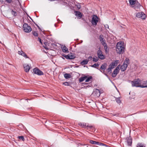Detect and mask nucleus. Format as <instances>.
<instances>
[{
	"mask_svg": "<svg viewBox=\"0 0 147 147\" xmlns=\"http://www.w3.org/2000/svg\"><path fill=\"white\" fill-rule=\"evenodd\" d=\"M65 57L67 59H73L76 57L75 54H69L68 55H65Z\"/></svg>",
	"mask_w": 147,
	"mask_h": 147,
	"instance_id": "obj_11",
	"label": "nucleus"
},
{
	"mask_svg": "<svg viewBox=\"0 0 147 147\" xmlns=\"http://www.w3.org/2000/svg\"><path fill=\"white\" fill-rule=\"evenodd\" d=\"M44 47L46 49H48V48L47 47H46H46Z\"/></svg>",
	"mask_w": 147,
	"mask_h": 147,
	"instance_id": "obj_48",
	"label": "nucleus"
},
{
	"mask_svg": "<svg viewBox=\"0 0 147 147\" xmlns=\"http://www.w3.org/2000/svg\"><path fill=\"white\" fill-rule=\"evenodd\" d=\"M104 49L105 50V51L106 52H107V45H105L104 46Z\"/></svg>",
	"mask_w": 147,
	"mask_h": 147,
	"instance_id": "obj_40",
	"label": "nucleus"
},
{
	"mask_svg": "<svg viewBox=\"0 0 147 147\" xmlns=\"http://www.w3.org/2000/svg\"><path fill=\"white\" fill-rule=\"evenodd\" d=\"M100 41H103L105 40L104 39L103 37V36L102 35H100Z\"/></svg>",
	"mask_w": 147,
	"mask_h": 147,
	"instance_id": "obj_33",
	"label": "nucleus"
},
{
	"mask_svg": "<svg viewBox=\"0 0 147 147\" xmlns=\"http://www.w3.org/2000/svg\"><path fill=\"white\" fill-rule=\"evenodd\" d=\"M32 33L33 35L35 36H38V34L37 32L36 31H33Z\"/></svg>",
	"mask_w": 147,
	"mask_h": 147,
	"instance_id": "obj_32",
	"label": "nucleus"
},
{
	"mask_svg": "<svg viewBox=\"0 0 147 147\" xmlns=\"http://www.w3.org/2000/svg\"><path fill=\"white\" fill-rule=\"evenodd\" d=\"M18 53L19 54L22 56L26 58H29L27 56V55L24 52L22 51H18Z\"/></svg>",
	"mask_w": 147,
	"mask_h": 147,
	"instance_id": "obj_14",
	"label": "nucleus"
},
{
	"mask_svg": "<svg viewBox=\"0 0 147 147\" xmlns=\"http://www.w3.org/2000/svg\"><path fill=\"white\" fill-rule=\"evenodd\" d=\"M82 84H85V85H87V84H88L87 83H86V82L83 83Z\"/></svg>",
	"mask_w": 147,
	"mask_h": 147,
	"instance_id": "obj_47",
	"label": "nucleus"
},
{
	"mask_svg": "<svg viewBox=\"0 0 147 147\" xmlns=\"http://www.w3.org/2000/svg\"><path fill=\"white\" fill-rule=\"evenodd\" d=\"M129 3L130 5H135V3H136V0H129Z\"/></svg>",
	"mask_w": 147,
	"mask_h": 147,
	"instance_id": "obj_23",
	"label": "nucleus"
},
{
	"mask_svg": "<svg viewBox=\"0 0 147 147\" xmlns=\"http://www.w3.org/2000/svg\"><path fill=\"white\" fill-rule=\"evenodd\" d=\"M114 68V67H112L111 66L109 65V68L106 69V71H107V73H111V69Z\"/></svg>",
	"mask_w": 147,
	"mask_h": 147,
	"instance_id": "obj_19",
	"label": "nucleus"
},
{
	"mask_svg": "<svg viewBox=\"0 0 147 147\" xmlns=\"http://www.w3.org/2000/svg\"><path fill=\"white\" fill-rule=\"evenodd\" d=\"M62 50L64 53L68 52V51L67 48L65 46H64L62 48Z\"/></svg>",
	"mask_w": 147,
	"mask_h": 147,
	"instance_id": "obj_21",
	"label": "nucleus"
},
{
	"mask_svg": "<svg viewBox=\"0 0 147 147\" xmlns=\"http://www.w3.org/2000/svg\"><path fill=\"white\" fill-rule=\"evenodd\" d=\"M18 138L20 140H22L23 141H24L25 140L24 137L22 136H18Z\"/></svg>",
	"mask_w": 147,
	"mask_h": 147,
	"instance_id": "obj_34",
	"label": "nucleus"
},
{
	"mask_svg": "<svg viewBox=\"0 0 147 147\" xmlns=\"http://www.w3.org/2000/svg\"><path fill=\"white\" fill-rule=\"evenodd\" d=\"M116 48L117 53L119 54L123 53L125 49L124 43L122 42H118L116 45Z\"/></svg>",
	"mask_w": 147,
	"mask_h": 147,
	"instance_id": "obj_1",
	"label": "nucleus"
},
{
	"mask_svg": "<svg viewBox=\"0 0 147 147\" xmlns=\"http://www.w3.org/2000/svg\"><path fill=\"white\" fill-rule=\"evenodd\" d=\"M93 93L95 96L99 97L100 96L101 93L99 90L96 89L94 90Z\"/></svg>",
	"mask_w": 147,
	"mask_h": 147,
	"instance_id": "obj_10",
	"label": "nucleus"
},
{
	"mask_svg": "<svg viewBox=\"0 0 147 147\" xmlns=\"http://www.w3.org/2000/svg\"><path fill=\"white\" fill-rule=\"evenodd\" d=\"M63 85H64L65 86H69V83L68 82H64L63 83Z\"/></svg>",
	"mask_w": 147,
	"mask_h": 147,
	"instance_id": "obj_41",
	"label": "nucleus"
},
{
	"mask_svg": "<svg viewBox=\"0 0 147 147\" xmlns=\"http://www.w3.org/2000/svg\"><path fill=\"white\" fill-rule=\"evenodd\" d=\"M120 65H119L118 66H117L115 69L113 71V73L112 74V76L113 77H115L116 76L118 73L119 72V70Z\"/></svg>",
	"mask_w": 147,
	"mask_h": 147,
	"instance_id": "obj_8",
	"label": "nucleus"
},
{
	"mask_svg": "<svg viewBox=\"0 0 147 147\" xmlns=\"http://www.w3.org/2000/svg\"><path fill=\"white\" fill-rule=\"evenodd\" d=\"M37 26H38V28L39 29H40V28H39V27L37 25Z\"/></svg>",
	"mask_w": 147,
	"mask_h": 147,
	"instance_id": "obj_51",
	"label": "nucleus"
},
{
	"mask_svg": "<svg viewBox=\"0 0 147 147\" xmlns=\"http://www.w3.org/2000/svg\"><path fill=\"white\" fill-rule=\"evenodd\" d=\"M79 125H80V126L82 127H84V126H86V123H79Z\"/></svg>",
	"mask_w": 147,
	"mask_h": 147,
	"instance_id": "obj_29",
	"label": "nucleus"
},
{
	"mask_svg": "<svg viewBox=\"0 0 147 147\" xmlns=\"http://www.w3.org/2000/svg\"><path fill=\"white\" fill-rule=\"evenodd\" d=\"M115 100L118 103H121V101L119 98H116L115 99Z\"/></svg>",
	"mask_w": 147,
	"mask_h": 147,
	"instance_id": "obj_31",
	"label": "nucleus"
},
{
	"mask_svg": "<svg viewBox=\"0 0 147 147\" xmlns=\"http://www.w3.org/2000/svg\"><path fill=\"white\" fill-rule=\"evenodd\" d=\"M33 71L35 74L39 76H41L43 75V72L37 67L34 68L33 69Z\"/></svg>",
	"mask_w": 147,
	"mask_h": 147,
	"instance_id": "obj_6",
	"label": "nucleus"
},
{
	"mask_svg": "<svg viewBox=\"0 0 147 147\" xmlns=\"http://www.w3.org/2000/svg\"><path fill=\"white\" fill-rule=\"evenodd\" d=\"M75 13L76 16L80 18H81L82 17V13L79 11H75Z\"/></svg>",
	"mask_w": 147,
	"mask_h": 147,
	"instance_id": "obj_18",
	"label": "nucleus"
},
{
	"mask_svg": "<svg viewBox=\"0 0 147 147\" xmlns=\"http://www.w3.org/2000/svg\"><path fill=\"white\" fill-rule=\"evenodd\" d=\"M98 145L99 146H107V145L104 144V143H100L99 142V144H98Z\"/></svg>",
	"mask_w": 147,
	"mask_h": 147,
	"instance_id": "obj_39",
	"label": "nucleus"
},
{
	"mask_svg": "<svg viewBox=\"0 0 147 147\" xmlns=\"http://www.w3.org/2000/svg\"><path fill=\"white\" fill-rule=\"evenodd\" d=\"M128 146H131L132 144V140L131 137L126 138Z\"/></svg>",
	"mask_w": 147,
	"mask_h": 147,
	"instance_id": "obj_13",
	"label": "nucleus"
},
{
	"mask_svg": "<svg viewBox=\"0 0 147 147\" xmlns=\"http://www.w3.org/2000/svg\"><path fill=\"white\" fill-rule=\"evenodd\" d=\"M38 40L39 41V42H40V43H41V44L42 45V41H41V39H40V38L39 37H38Z\"/></svg>",
	"mask_w": 147,
	"mask_h": 147,
	"instance_id": "obj_42",
	"label": "nucleus"
},
{
	"mask_svg": "<svg viewBox=\"0 0 147 147\" xmlns=\"http://www.w3.org/2000/svg\"><path fill=\"white\" fill-rule=\"evenodd\" d=\"M23 66L25 71L26 72H28L30 69V66L29 65L26 64L23 65Z\"/></svg>",
	"mask_w": 147,
	"mask_h": 147,
	"instance_id": "obj_12",
	"label": "nucleus"
},
{
	"mask_svg": "<svg viewBox=\"0 0 147 147\" xmlns=\"http://www.w3.org/2000/svg\"><path fill=\"white\" fill-rule=\"evenodd\" d=\"M98 60V58L96 56L94 57L93 58V61L94 62H96Z\"/></svg>",
	"mask_w": 147,
	"mask_h": 147,
	"instance_id": "obj_28",
	"label": "nucleus"
},
{
	"mask_svg": "<svg viewBox=\"0 0 147 147\" xmlns=\"http://www.w3.org/2000/svg\"><path fill=\"white\" fill-rule=\"evenodd\" d=\"M118 60H115L111 64H110L109 65L112 67H114H114L116 66L117 65L118 63Z\"/></svg>",
	"mask_w": 147,
	"mask_h": 147,
	"instance_id": "obj_16",
	"label": "nucleus"
},
{
	"mask_svg": "<svg viewBox=\"0 0 147 147\" xmlns=\"http://www.w3.org/2000/svg\"><path fill=\"white\" fill-rule=\"evenodd\" d=\"M87 78L85 80V82H87L90 81V80L92 79V76H89L88 78L87 77Z\"/></svg>",
	"mask_w": 147,
	"mask_h": 147,
	"instance_id": "obj_30",
	"label": "nucleus"
},
{
	"mask_svg": "<svg viewBox=\"0 0 147 147\" xmlns=\"http://www.w3.org/2000/svg\"><path fill=\"white\" fill-rule=\"evenodd\" d=\"M138 86L141 88H147V81L143 82L142 85H139Z\"/></svg>",
	"mask_w": 147,
	"mask_h": 147,
	"instance_id": "obj_17",
	"label": "nucleus"
},
{
	"mask_svg": "<svg viewBox=\"0 0 147 147\" xmlns=\"http://www.w3.org/2000/svg\"><path fill=\"white\" fill-rule=\"evenodd\" d=\"M88 61L89 60H92V57L91 56H90L88 58Z\"/></svg>",
	"mask_w": 147,
	"mask_h": 147,
	"instance_id": "obj_44",
	"label": "nucleus"
},
{
	"mask_svg": "<svg viewBox=\"0 0 147 147\" xmlns=\"http://www.w3.org/2000/svg\"><path fill=\"white\" fill-rule=\"evenodd\" d=\"M97 55L98 58L101 59H103L105 58V56L102 54V51L100 50L97 51Z\"/></svg>",
	"mask_w": 147,
	"mask_h": 147,
	"instance_id": "obj_9",
	"label": "nucleus"
},
{
	"mask_svg": "<svg viewBox=\"0 0 147 147\" xmlns=\"http://www.w3.org/2000/svg\"><path fill=\"white\" fill-rule=\"evenodd\" d=\"M24 31L26 32H29L32 30V28L30 26L26 23H24L23 26Z\"/></svg>",
	"mask_w": 147,
	"mask_h": 147,
	"instance_id": "obj_4",
	"label": "nucleus"
},
{
	"mask_svg": "<svg viewBox=\"0 0 147 147\" xmlns=\"http://www.w3.org/2000/svg\"><path fill=\"white\" fill-rule=\"evenodd\" d=\"M104 26L106 28H109V25L107 24L104 25Z\"/></svg>",
	"mask_w": 147,
	"mask_h": 147,
	"instance_id": "obj_45",
	"label": "nucleus"
},
{
	"mask_svg": "<svg viewBox=\"0 0 147 147\" xmlns=\"http://www.w3.org/2000/svg\"><path fill=\"white\" fill-rule=\"evenodd\" d=\"M49 147H55L54 146V145H52Z\"/></svg>",
	"mask_w": 147,
	"mask_h": 147,
	"instance_id": "obj_49",
	"label": "nucleus"
},
{
	"mask_svg": "<svg viewBox=\"0 0 147 147\" xmlns=\"http://www.w3.org/2000/svg\"><path fill=\"white\" fill-rule=\"evenodd\" d=\"M100 42H101V43H102V45L103 46H104V45H107V44L106 43V42H105V40L103 41H100Z\"/></svg>",
	"mask_w": 147,
	"mask_h": 147,
	"instance_id": "obj_38",
	"label": "nucleus"
},
{
	"mask_svg": "<svg viewBox=\"0 0 147 147\" xmlns=\"http://www.w3.org/2000/svg\"><path fill=\"white\" fill-rule=\"evenodd\" d=\"M9 3H10L11 2L12 0H6Z\"/></svg>",
	"mask_w": 147,
	"mask_h": 147,
	"instance_id": "obj_46",
	"label": "nucleus"
},
{
	"mask_svg": "<svg viewBox=\"0 0 147 147\" xmlns=\"http://www.w3.org/2000/svg\"><path fill=\"white\" fill-rule=\"evenodd\" d=\"M134 5H136V7H139L140 5V4L137 1Z\"/></svg>",
	"mask_w": 147,
	"mask_h": 147,
	"instance_id": "obj_35",
	"label": "nucleus"
},
{
	"mask_svg": "<svg viewBox=\"0 0 147 147\" xmlns=\"http://www.w3.org/2000/svg\"><path fill=\"white\" fill-rule=\"evenodd\" d=\"M88 62V60L87 59H85L83 60L81 62V64L82 65H86L87 64Z\"/></svg>",
	"mask_w": 147,
	"mask_h": 147,
	"instance_id": "obj_24",
	"label": "nucleus"
},
{
	"mask_svg": "<svg viewBox=\"0 0 147 147\" xmlns=\"http://www.w3.org/2000/svg\"><path fill=\"white\" fill-rule=\"evenodd\" d=\"M90 86H90V85H88V86H86V87H90Z\"/></svg>",
	"mask_w": 147,
	"mask_h": 147,
	"instance_id": "obj_50",
	"label": "nucleus"
},
{
	"mask_svg": "<svg viewBox=\"0 0 147 147\" xmlns=\"http://www.w3.org/2000/svg\"><path fill=\"white\" fill-rule=\"evenodd\" d=\"M77 6V8L78 9H80L81 8V6L80 5H78Z\"/></svg>",
	"mask_w": 147,
	"mask_h": 147,
	"instance_id": "obj_43",
	"label": "nucleus"
},
{
	"mask_svg": "<svg viewBox=\"0 0 147 147\" xmlns=\"http://www.w3.org/2000/svg\"><path fill=\"white\" fill-rule=\"evenodd\" d=\"M129 59L127 58H126L124 61L123 64L120 67V69L122 71H125L129 63Z\"/></svg>",
	"mask_w": 147,
	"mask_h": 147,
	"instance_id": "obj_2",
	"label": "nucleus"
},
{
	"mask_svg": "<svg viewBox=\"0 0 147 147\" xmlns=\"http://www.w3.org/2000/svg\"><path fill=\"white\" fill-rule=\"evenodd\" d=\"M11 14L14 16H16L17 15V13L15 11L12 10L11 12Z\"/></svg>",
	"mask_w": 147,
	"mask_h": 147,
	"instance_id": "obj_27",
	"label": "nucleus"
},
{
	"mask_svg": "<svg viewBox=\"0 0 147 147\" xmlns=\"http://www.w3.org/2000/svg\"><path fill=\"white\" fill-rule=\"evenodd\" d=\"M99 66V65L98 64L95 63L92 66V67L96 68V67H98Z\"/></svg>",
	"mask_w": 147,
	"mask_h": 147,
	"instance_id": "obj_37",
	"label": "nucleus"
},
{
	"mask_svg": "<svg viewBox=\"0 0 147 147\" xmlns=\"http://www.w3.org/2000/svg\"><path fill=\"white\" fill-rule=\"evenodd\" d=\"M100 71L103 73L107 77H108V75L105 72V71L102 70H100Z\"/></svg>",
	"mask_w": 147,
	"mask_h": 147,
	"instance_id": "obj_36",
	"label": "nucleus"
},
{
	"mask_svg": "<svg viewBox=\"0 0 147 147\" xmlns=\"http://www.w3.org/2000/svg\"><path fill=\"white\" fill-rule=\"evenodd\" d=\"M136 17L142 19H145L146 17V15L143 12L138 13L136 15Z\"/></svg>",
	"mask_w": 147,
	"mask_h": 147,
	"instance_id": "obj_7",
	"label": "nucleus"
},
{
	"mask_svg": "<svg viewBox=\"0 0 147 147\" xmlns=\"http://www.w3.org/2000/svg\"><path fill=\"white\" fill-rule=\"evenodd\" d=\"M91 144H97L98 145L99 144V142H96L95 141H94L92 140H90L89 142Z\"/></svg>",
	"mask_w": 147,
	"mask_h": 147,
	"instance_id": "obj_22",
	"label": "nucleus"
},
{
	"mask_svg": "<svg viewBox=\"0 0 147 147\" xmlns=\"http://www.w3.org/2000/svg\"><path fill=\"white\" fill-rule=\"evenodd\" d=\"M131 83L132 86L139 87L138 86H139V85H137L140 84H141V81L140 79H138L137 80H136L133 81H131Z\"/></svg>",
	"mask_w": 147,
	"mask_h": 147,
	"instance_id": "obj_5",
	"label": "nucleus"
},
{
	"mask_svg": "<svg viewBox=\"0 0 147 147\" xmlns=\"http://www.w3.org/2000/svg\"><path fill=\"white\" fill-rule=\"evenodd\" d=\"M84 86V88H86L85 87V86Z\"/></svg>",
	"mask_w": 147,
	"mask_h": 147,
	"instance_id": "obj_52",
	"label": "nucleus"
},
{
	"mask_svg": "<svg viewBox=\"0 0 147 147\" xmlns=\"http://www.w3.org/2000/svg\"><path fill=\"white\" fill-rule=\"evenodd\" d=\"M98 21V18L97 16L93 15L91 23L93 25L96 26Z\"/></svg>",
	"mask_w": 147,
	"mask_h": 147,
	"instance_id": "obj_3",
	"label": "nucleus"
},
{
	"mask_svg": "<svg viewBox=\"0 0 147 147\" xmlns=\"http://www.w3.org/2000/svg\"><path fill=\"white\" fill-rule=\"evenodd\" d=\"M146 146L145 144L143 143H138L136 147H145Z\"/></svg>",
	"mask_w": 147,
	"mask_h": 147,
	"instance_id": "obj_20",
	"label": "nucleus"
},
{
	"mask_svg": "<svg viewBox=\"0 0 147 147\" xmlns=\"http://www.w3.org/2000/svg\"><path fill=\"white\" fill-rule=\"evenodd\" d=\"M64 76L66 79L70 78L71 77V75L69 74H65L64 75Z\"/></svg>",
	"mask_w": 147,
	"mask_h": 147,
	"instance_id": "obj_25",
	"label": "nucleus"
},
{
	"mask_svg": "<svg viewBox=\"0 0 147 147\" xmlns=\"http://www.w3.org/2000/svg\"><path fill=\"white\" fill-rule=\"evenodd\" d=\"M87 78V76L81 77L79 78V81L80 82H82L84 81L85 79Z\"/></svg>",
	"mask_w": 147,
	"mask_h": 147,
	"instance_id": "obj_26",
	"label": "nucleus"
},
{
	"mask_svg": "<svg viewBox=\"0 0 147 147\" xmlns=\"http://www.w3.org/2000/svg\"><path fill=\"white\" fill-rule=\"evenodd\" d=\"M107 66V64L106 63H104L101 66L100 69H98L100 71L101 70L100 69H101L102 70H103V71H105L106 68Z\"/></svg>",
	"mask_w": 147,
	"mask_h": 147,
	"instance_id": "obj_15",
	"label": "nucleus"
},
{
	"mask_svg": "<svg viewBox=\"0 0 147 147\" xmlns=\"http://www.w3.org/2000/svg\"><path fill=\"white\" fill-rule=\"evenodd\" d=\"M87 147H88V146H87Z\"/></svg>",
	"mask_w": 147,
	"mask_h": 147,
	"instance_id": "obj_53",
	"label": "nucleus"
}]
</instances>
